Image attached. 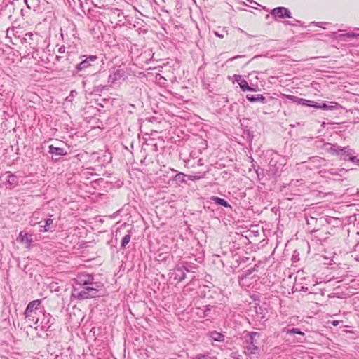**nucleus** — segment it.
<instances>
[{"label":"nucleus","mask_w":359,"mask_h":359,"mask_svg":"<svg viewBox=\"0 0 359 359\" xmlns=\"http://www.w3.org/2000/svg\"><path fill=\"white\" fill-rule=\"evenodd\" d=\"M101 288V285L91 281L89 284L83 287L82 289L78 292L76 297L81 299L95 297L99 295V292Z\"/></svg>","instance_id":"obj_1"},{"label":"nucleus","mask_w":359,"mask_h":359,"mask_svg":"<svg viewBox=\"0 0 359 359\" xmlns=\"http://www.w3.org/2000/svg\"><path fill=\"white\" fill-rule=\"evenodd\" d=\"M259 334L257 332H252L249 335V338L246 339V343L248 345L245 347L246 352L249 354H255L258 351L257 345V338H259Z\"/></svg>","instance_id":"obj_2"},{"label":"nucleus","mask_w":359,"mask_h":359,"mask_svg":"<svg viewBox=\"0 0 359 359\" xmlns=\"http://www.w3.org/2000/svg\"><path fill=\"white\" fill-rule=\"evenodd\" d=\"M25 2L28 8L33 9L37 13L44 11L45 0H25Z\"/></svg>","instance_id":"obj_3"},{"label":"nucleus","mask_w":359,"mask_h":359,"mask_svg":"<svg viewBox=\"0 0 359 359\" xmlns=\"http://www.w3.org/2000/svg\"><path fill=\"white\" fill-rule=\"evenodd\" d=\"M271 14L279 18H291L292 14L290 11L285 7H276L271 11Z\"/></svg>","instance_id":"obj_4"},{"label":"nucleus","mask_w":359,"mask_h":359,"mask_svg":"<svg viewBox=\"0 0 359 359\" xmlns=\"http://www.w3.org/2000/svg\"><path fill=\"white\" fill-rule=\"evenodd\" d=\"M330 150L332 152L336 153L337 154L341 156V158L344 160H347L348 157L349 158L351 154L352 150L348 147H341L337 146H333L330 148Z\"/></svg>","instance_id":"obj_5"},{"label":"nucleus","mask_w":359,"mask_h":359,"mask_svg":"<svg viewBox=\"0 0 359 359\" xmlns=\"http://www.w3.org/2000/svg\"><path fill=\"white\" fill-rule=\"evenodd\" d=\"M99 57L96 55H90L85 60L76 65V67H88L90 66L98 65Z\"/></svg>","instance_id":"obj_6"},{"label":"nucleus","mask_w":359,"mask_h":359,"mask_svg":"<svg viewBox=\"0 0 359 359\" xmlns=\"http://www.w3.org/2000/svg\"><path fill=\"white\" fill-rule=\"evenodd\" d=\"M18 240L25 245L26 248H29L33 242V236L29 234L26 231H21L19 234Z\"/></svg>","instance_id":"obj_7"},{"label":"nucleus","mask_w":359,"mask_h":359,"mask_svg":"<svg viewBox=\"0 0 359 359\" xmlns=\"http://www.w3.org/2000/svg\"><path fill=\"white\" fill-rule=\"evenodd\" d=\"M41 304V299L32 301L28 304L25 311H27V313H30L31 311L37 313V311L40 309Z\"/></svg>","instance_id":"obj_8"},{"label":"nucleus","mask_w":359,"mask_h":359,"mask_svg":"<svg viewBox=\"0 0 359 359\" xmlns=\"http://www.w3.org/2000/svg\"><path fill=\"white\" fill-rule=\"evenodd\" d=\"M236 81L243 91H252L253 89L248 86V82L240 75L236 76Z\"/></svg>","instance_id":"obj_9"},{"label":"nucleus","mask_w":359,"mask_h":359,"mask_svg":"<svg viewBox=\"0 0 359 359\" xmlns=\"http://www.w3.org/2000/svg\"><path fill=\"white\" fill-rule=\"evenodd\" d=\"M38 223L40 224V231L41 232H47L53 227V219L51 218L46 219L44 222V224H41V222Z\"/></svg>","instance_id":"obj_10"},{"label":"nucleus","mask_w":359,"mask_h":359,"mask_svg":"<svg viewBox=\"0 0 359 359\" xmlns=\"http://www.w3.org/2000/svg\"><path fill=\"white\" fill-rule=\"evenodd\" d=\"M283 97H285L286 99L290 100L293 101L294 102H296L298 104H302L303 105H310V104L307 103V102H311L310 100L299 98L294 95L283 94Z\"/></svg>","instance_id":"obj_11"},{"label":"nucleus","mask_w":359,"mask_h":359,"mask_svg":"<svg viewBox=\"0 0 359 359\" xmlns=\"http://www.w3.org/2000/svg\"><path fill=\"white\" fill-rule=\"evenodd\" d=\"M207 335L214 341L222 342L225 339V336L216 331L210 332Z\"/></svg>","instance_id":"obj_12"},{"label":"nucleus","mask_w":359,"mask_h":359,"mask_svg":"<svg viewBox=\"0 0 359 359\" xmlns=\"http://www.w3.org/2000/svg\"><path fill=\"white\" fill-rule=\"evenodd\" d=\"M123 76L124 72L123 69H118L113 74L109 75V80L111 83H114L115 81L120 80Z\"/></svg>","instance_id":"obj_13"},{"label":"nucleus","mask_w":359,"mask_h":359,"mask_svg":"<svg viewBox=\"0 0 359 359\" xmlns=\"http://www.w3.org/2000/svg\"><path fill=\"white\" fill-rule=\"evenodd\" d=\"M6 182L11 187H13L18 184V178L13 174L9 172L6 174Z\"/></svg>","instance_id":"obj_14"},{"label":"nucleus","mask_w":359,"mask_h":359,"mask_svg":"<svg viewBox=\"0 0 359 359\" xmlns=\"http://www.w3.org/2000/svg\"><path fill=\"white\" fill-rule=\"evenodd\" d=\"M36 312L31 311L30 313H27V311H25V316L27 320L29 322H34V324H37L39 322V318L36 316Z\"/></svg>","instance_id":"obj_15"},{"label":"nucleus","mask_w":359,"mask_h":359,"mask_svg":"<svg viewBox=\"0 0 359 359\" xmlns=\"http://www.w3.org/2000/svg\"><path fill=\"white\" fill-rule=\"evenodd\" d=\"M93 281V278L88 276H81L78 278L77 283L81 285L82 287L89 284Z\"/></svg>","instance_id":"obj_16"},{"label":"nucleus","mask_w":359,"mask_h":359,"mask_svg":"<svg viewBox=\"0 0 359 359\" xmlns=\"http://www.w3.org/2000/svg\"><path fill=\"white\" fill-rule=\"evenodd\" d=\"M341 107L337 102H330L328 104L324 103L321 105L320 109H327V110H333L337 109Z\"/></svg>","instance_id":"obj_17"},{"label":"nucleus","mask_w":359,"mask_h":359,"mask_svg":"<svg viewBox=\"0 0 359 359\" xmlns=\"http://www.w3.org/2000/svg\"><path fill=\"white\" fill-rule=\"evenodd\" d=\"M247 99L250 102H256V101H260L262 103L265 102V97L262 95H247Z\"/></svg>","instance_id":"obj_18"},{"label":"nucleus","mask_w":359,"mask_h":359,"mask_svg":"<svg viewBox=\"0 0 359 359\" xmlns=\"http://www.w3.org/2000/svg\"><path fill=\"white\" fill-rule=\"evenodd\" d=\"M49 152L51 154H55V155H57V156H62L65 154L64 152V149L62 148L55 147H53V145L49 147Z\"/></svg>","instance_id":"obj_19"},{"label":"nucleus","mask_w":359,"mask_h":359,"mask_svg":"<svg viewBox=\"0 0 359 359\" xmlns=\"http://www.w3.org/2000/svg\"><path fill=\"white\" fill-rule=\"evenodd\" d=\"M211 200L212 201H214L217 205H220L224 207H230V205L228 203L227 201H226L224 199L220 198L217 196H212L211 198Z\"/></svg>","instance_id":"obj_20"},{"label":"nucleus","mask_w":359,"mask_h":359,"mask_svg":"<svg viewBox=\"0 0 359 359\" xmlns=\"http://www.w3.org/2000/svg\"><path fill=\"white\" fill-rule=\"evenodd\" d=\"M358 36H359V34L354 33V32H348L344 34H341L340 36L341 38H348V39L358 38Z\"/></svg>","instance_id":"obj_21"},{"label":"nucleus","mask_w":359,"mask_h":359,"mask_svg":"<svg viewBox=\"0 0 359 359\" xmlns=\"http://www.w3.org/2000/svg\"><path fill=\"white\" fill-rule=\"evenodd\" d=\"M130 236L129 234L126 235L121 241V247L126 248L127 244L130 242Z\"/></svg>","instance_id":"obj_22"},{"label":"nucleus","mask_w":359,"mask_h":359,"mask_svg":"<svg viewBox=\"0 0 359 359\" xmlns=\"http://www.w3.org/2000/svg\"><path fill=\"white\" fill-rule=\"evenodd\" d=\"M191 359H211L208 354H197L196 355L191 357Z\"/></svg>","instance_id":"obj_23"},{"label":"nucleus","mask_w":359,"mask_h":359,"mask_svg":"<svg viewBox=\"0 0 359 359\" xmlns=\"http://www.w3.org/2000/svg\"><path fill=\"white\" fill-rule=\"evenodd\" d=\"M287 333L303 334V333L299 330H298L297 328H292L291 330H289L287 331Z\"/></svg>","instance_id":"obj_24"},{"label":"nucleus","mask_w":359,"mask_h":359,"mask_svg":"<svg viewBox=\"0 0 359 359\" xmlns=\"http://www.w3.org/2000/svg\"><path fill=\"white\" fill-rule=\"evenodd\" d=\"M313 24H315L316 26L318 27H321V28H323L325 29V27H324L325 25H328L329 23L328 22H312Z\"/></svg>","instance_id":"obj_25"},{"label":"nucleus","mask_w":359,"mask_h":359,"mask_svg":"<svg viewBox=\"0 0 359 359\" xmlns=\"http://www.w3.org/2000/svg\"><path fill=\"white\" fill-rule=\"evenodd\" d=\"M349 160L359 165V159H357L355 156H350Z\"/></svg>","instance_id":"obj_26"},{"label":"nucleus","mask_w":359,"mask_h":359,"mask_svg":"<svg viewBox=\"0 0 359 359\" xmlns=\"http://www.w3.org/2000/svg\"><path fill=\"white\" fill-rule=\"evenodd\" d=\"M188 178L191 180H198L201 179V177L197 175H189Z\"/></svg>","instance_id":"obj_27"},{"label":"nucleus","mask_w":359,"mask_h":359,"mask_svg":"<svg viewBox=\"0 0 359 359\" xmlns=\"http://www.w3.org/2000/svg\"><path fill=\"white\" fill-rule=\"evenodd\" d=\"M178 271H180L182 273V276L179 278V281H182L185 278V273L181 271L180 269H177Z\"/></svg>","instance_id":"obj_28"},{"label":"nucleus","mask_w":359,"mask_h":359,"mask_svg":"<svg viewBox=\"0 0 359 359\" xmlns=\"http://www.w3.org/2000/svg\"><path fill=\"white\" fill-rule=\"evenodd\" d=\"M310 102H308L309 104H310V105H309L310 107H315V108H320L321 105H318L317 104H312V103H313V102H312V101H310Z\"/></svg>","instance_id":"obj_29"},{"label":"nucleus","mask_w":359,"mask_h":359,"mask_svg":"<svg viewBox=\"0 0 359 359\" xmlns=\"http://www.w3.org/2000/svg\"><path fill=\"white\" fill-rule=\"evenodd\" d=\"M241 56H237V57H233V58H231V59H229L228 60H226V65H229L230 62H231L234 59H236V58H238V57H241Z\"/></svg>","instance_id":"obj_30"},{"label":"nucleus","mask_w":359,"mask_h":359,"mask_svg":"<svg viewBox=\"0 0 359 359\" xmlns=\"http://www.w3.org/2000/svg\"><path fill=\"white\" fill-rule=\"evenodd\" d=\"M26 36L29 37V39H32V36H34L32 33H27L25 35Z\"/></svg>","instance_id":"obj_31"},{"label":"nucleus","mask_w":359,"mask_h":359,"mask_svg":"<svg viewBox=\"0 0 359 359\" xmlns=\"http://www.w3.org/2000/svg\"><path fill=\"white\" fill-rule=\"evenodd\" d=\"M286 24L287 25H292V26H295L296 25L295 23H292L291 22H288V21L286 22Z\"/></svg>","instance_id":"obj_32"},{"label":"nucleus","mask_w":359,"mask_h":359,"mask_svg":"<svg viewBox=\"0 0 359 359\" xmlns=\"http://www.w3.org/2000/svg\"><path fill=\"white\" fill-rule=\"evenodd\" d=\"M215 35H217V36H219V37H220V38H223V37H224V36H223V35H222V34H218V33H217V32H215Z\"/></svg>","instance_id":"obj_33"},{"label":"nucleus","mask_w":359,"mask_h":359,"mask_svg":"<svg viewBox=\"0 0 359 359\" xmlns=\"http://www.w3.org/2000/svg\"><path fill=\"white\" fill-rule=\"evenodd\" d=\"M338 323H338V321H334V322L332 323V324H333L334 325H338Z\"/></svg>","instance_id":"obj_34"},{"label":"nucleus","mask_w":359,"mask_h":359,"mask_svg":"<svg viewBox=\"0 0 359 359\" xmlns=\"http://www.w3.org/2000/svg\"><path fill=\"white\" fill-rule=\"evenodd\" d=\"M64 50H65V48H59L60 52H62V51H64Z\"/></svg>","instance_id":"obj_35"},{"label":"nucleus","mask_w":359,"mask_h":359,"mask_svg":"<svg viewBox=\"0 0 359 359\" xmlns=\"http://www.w3.org/2000/svg\"><path fill=\"white\" fill-rule=\"evenodd\" d=\"M294 21H295L296 22H297V23H299V22H300L299 20H295Z\"/></svg>","instance_id":"obj_36"}]
</instances>
